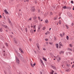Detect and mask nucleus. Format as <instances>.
<instances>
[{"instance_id": "nucleus-1", "label": "nucleus", "mask_w": 74, "mask_h": 74, "mask_svg": "<svg viewBox=\"0 0 74 74\" xmlns=\"http://www.w3.org/2000/svg\"><path fill=\"white\" fill-rule=\"evenodd\" d=\"M16 62L17 63L19 64V63H20V62L19 61V59L16 57Z\"/></svg>"}, {"instance_id": "nucleus-2", "label": "nucleus", "mask_w": 74, "mask_h": 74, "mask_svg": "<svg viewBox=\"0 0 74 74\" xmlns=\"http://www.w3.org/2000/svg\"><path fill=\"white\" fill-rule=\"evenodd\" d=\"M19 50L21 51V53H22L23 54L24 53V52H23V51L22 49L21 48H19Z\"/></svg>"}, {"instance_id": "nucleus-3", "label": "nucleus", "mask_w": 74, "mask_h": 74, "mask_svg": "<svg viewBox=\"0 0 74 74\" xmlns=\"http://www.w3.org/2000/svg\"><path fill=\"white\" fill-rule=\"evenodd\" d=\"M41 25H39L37 30V32H40V29H41Z\"/></svg>"}, {"instance_id": "nucleus-4", "label": "nucleus", "mask_w": 74, "mask_h": 74, "mask_svg": "<svg viewBox=\"0 0 74 74\" xmlns=\"http://www.w3.org/2000/svg\"><path fill=\"white\" fill-rule=\"evenodd\" d=\"M57 60L58 62H59L61 60V58H60V57H58V58H57Z\"/></svg>"}, {"instance_id": "nucleus-5", "label": "nucleus", "mask_w": 74, "mask_h": 74, "mask_svg": "<svg viewBox=\"0 0 74 74\" xmlns=\"http://www.w3.org/2000/svg\"><path fill=\"white\" fill-rule=\"evenodd\" d=\"M31 10L32 12H34L35 11V8H34V7H33L31 8Z\"/></svg>"}, {"instance_id": "nucleus-6", "label": "nucleus", "mask_w": 74, "mask_h": 74, "mask_svg": "<svg viewBox=\"0 0 74 74\" xmlns=\"http://www.w3.org/2000/svg\"><path fill=\"white\" fill-rule=\"evenodd\" d=\"M4 11L5 13L6 14H8V12H7V10L5 9V10H4Z\"/></svg>"}, {"instance_id": "nucleus-7", "label": "nucleus", "mask_w": 74, "mask_h": 74, "mask_svg": "<svg viewBox=\"0 0 74 74\" xmlns=\"http://www.w3.org/2000/svg\"><path fill=\"white\" fill-rule=\"evenodd\" d=\"M13 40L14 41L15 43V44H16L17 43V40L15 39V38H13Z\"/></svg>"}, {"instance_id": "nucleus-8", "label": "nucleus", "mask_w": 74, "mask_h": 74, "mask_svg": "<svg viewBox=\"0 0 74 74\" xmlns=\"http://www.w3.org/2000/svg\"><path fill=\"white\" fill-rule=\"evenodd\" d=\"M53 73H54V71H53V70H51L50 71V74H53Z\"/></svg>"}, {"instance_id": "nucleus-9", "label": "nucleus", "mask_w": 74, "mask_h": 74, "mask_svg": "<svg viewBox=\"0 0 74 74\" xmlns=\"http://www.w3.org/2000/svg\"><path fill=\"white\" fill-rule=\"evenodd\" d=\"M60 54V55H61V54H63L64 53V51H61L60 52H59Z\"/></svg>"}, {"instance_id": "nucleus-10", "label": "nucleus", "mask_w": 74, "mask_h": 74, "mask_svg": "<svg viewBox=\"0 0 74 74\" xmlns=\"http://www.w3.org/2000/svg\"><path fill=\"white\" fill-rule=\"evenodd\" d=\"M67 50L68 51H70V52H71L73 51V50H72V49H70V48H68V49Z\"/></svg>"}, {"instance_id": "nucleus-11", "label": "nucleus", "mask_w": 74, "mask_h": 74, "mask_svg": "<svg viewBox=\"0 0 74 74\" xmlns=\"http://www.w3.org/2000/svg\"><path fill=\"white\" fill-rule=\"evenodd\" d=\"M51 67L52 68H53V69H56V67H55V66H53V65H51Z\"/></svg>"}, {"instance_id": "nucleus-12", "label": "nucleus", "mask_w": 74, "mask_h": 74, "mask_svg": "<svg viewBox=\"0 0 74 74\" xmlns=\"http://www.w3.org/2000/svg\"><path fill=\"white\" fill-rule=\"evenodd\" d=\"M59 56L58 55L57 57L55 56H53V57H52V58L54 57L55 58H56H56L57 59V58H58V57H59Z\"/></svg>"}, {"instance_id": "nucleus-13", "label": "nucleus", "mask_w": 74, "mask_h": 74, "mask_svg": "<svg viewBox=\"0 0 74 74\" xmlns=\"http://www.w3.org/2000/svg\"><path fill=\"white\" fill-rule=\"evenodd\" d=\"M66 71H67V72H69V71H70V68H69L68 69H67V70H66Z\"/></svg>"}, {"instance_id": "nucleus-14", "label": "nucleus", "mask_w": 74, "mask_h": 74, "mask_svg": "<svg viewBox=\"0 0 74 74\" xmlns=\"http://www.w3.org/2000/svg\"><path fill=\"white\" fill-rule=\"evenodd\" d=\"M19 57L21 59H22V55L21 54H19Z\"/></svg>"}, {"instance_id": "nucleus-15", "label": "nucleus", "mask_w": 74, "mask_h": 74, "mask_svg": "<svg viewBox=\"0 0 74 74\" xmlns=\"http://www.w3.org/2000/svg\"><path fill=\"white\" fill-rule=\"evenodd\" d=\"M36 45L37 46V47L38 49H40V47H39V45H38V44H36Z\"/></svg>"}, {"instance_id": "nucleus-16", "label": "nucleus", "mask_w": 74, "mask_h": 74, "mask_svg": "<svg viewBox=\"0 0 74 74\" xmlns=\"http://www.w3.org/2000/svg\"><path fill=\"white\" fill-rule=\"evenodd\" d=\"M40 62L42 64H43V65L44 64V63H43V62H42V60L40 59Z\"/></svg>"}, {"instance_id": "nucleus-17", "label": "nucleus", "mask_w": 74, "mask_h": 74, "mask_svg": "<svg viewBox=\"0 0 74 74\" xmlns=\"http://www.w3.org/2000/svg\"><path fill=\"white\" fill-rule=\"evenodd\" d=\"M67 9H68L69 10H71V7H67Z\"/></svg>"}, {"instance_id": "nucleus-18", "label": "nucleus", "mask_w": 74, "mask_h": 74, "mask_svg": "<svg viewBox=\"0 0 74 74\" xmlns=\"http://www.w3.org/2000/svg\"><path fill=\"white\" fill-rule=\"evenodd\" d=\"M30 32L31 33H33V30L32 29H31Z\"/></svg>"}, {"instance_id": "nucleus-19", "label": "nucleus", "mask_w": 74, "mask_h": 74, "mask_svg": "<svg viewBox=\"0 0 74 74\" xmlns=\"http://www.w3.org/2000/svg\"><path fill=\"white\" fill-rule=\"evenodd\" d=\"M45 23H48V20H46L45 21Z\"/></svg>"}, {"instance_id": "nucleus-20", "label": "nucleus", "mask_w": 74, "mask_h": 74, "mask_svg": "<svg viewBox=\"0 0 74 74\" xmlns=\"http://www.w3.org/2000/svg\"><path fill=\"white\" fill-rule=\"evenodd\" d=\"M63 8H64V9H66L67 8V7H66V6H64L63 7Z\"/></svg>"}, {"instance_id": "nucleus-21", "label": "nucleus", "mask_w": 74, "mask_h": 74, "mask_svg": "<svg viewBox=\"0 0 74 74\" xmlns=\"http://www.w3.org/2000/svg\"><path fill=\"white\" fill-rule=\"evenodd\" d=\"M56 46L57 48H58V47H59V45H58V44H56Z\"/></svg>"}, {"instance_id": "nucleus-22", "label": "nucleus", "mask_w": 74, "mask_h": 74, "mask_svg": "<svg viewBox=\"0 0 74 74\" xmlns=\"http://www.w3.org/2000/svg\"><path fill=\"white\" fill-rule=\"evenodd\" d=\"M0 32H3V29L2 28H0Z\"/></svg>"}, {"instance_id": "nucleus-23", "label": "nucleus", "mask_w": 74, "mask_h": 74, "mask_svg": "<svg viewBox=\"0 0 74 74\" xmlns=\"http://www.w3.org/2000/svg\"><path fill=\"white\" fill-rule=\"evenodd\" d=\"M59 44L60 46H62V44L61 42H60L59 43Z\"/></svg>"}, {"instance_id": "nucleus-24", "label": "nucleus", "mask_w": 74, "mask_h": 74, "mask_svg": "<svg viewBox=\"0 0 74 74\" xmlns=\"http://www.w3.org/2000/svg\"><path fill=\"white\" fill-rule=\"evenodd\" d=\"M36 25H34L33 27H34V29H36Z\"/></svg>"}, {"instance_id": "nucleus-25", "label": "nucleus", "mask_w": 74, "mask_h": 74, "mask_svg": "<svg viewBox=\"0 0 74 74\" xmlns=\"http://www.w3.org/2000/svg\"><path fill=\"white\" fill-rule=\"evenodd\" d=\"M67 66L68 67H70L71 66L69 64H67Z\"/></svg>"}, {"instance_id": "nucleus-26", "label": "nucleus", "mask_w": 74, "mask_h": 74, "mask_svg": "<svg viewBox=\"0 0 74 74\" xmlns=\"http://www.w3.org/2000/svg\"><path fill=\"white\" fill-rule=\"evenodd\" d=\"M59 23L60 25L61 24V21L60 20H59Z\"/></svg>"}, {"instance_id": "nucleus-27", "label": "nucleus", "mask_w": 74, "mask_h": 74, "mask_svg": "<svg viewBox=\"0 0 74 74\" xmlns=\"http://www.w3.org/2000/svg\"><path fill=\"white\" fill-rule=\"evenodd\" d=\"M46 29V28H45V27H44L43 28H42V30H45V29Z\"/></svg>"}, {"instance_id": "nucleus-28", "label": "nucleus", "mask_w": 74, "mask_h": 74, "mask_svg": "<svg viewBox=\"0 0 74 74\" xmlns=\"http://www.w3.org/2000/svg\"><path fill=\"white\" fill-rule=\"evenodd\" d=\"M65 26H66V27L67 29H69V26H68V25H66Z\"/></svg>"}, {"instance_id": "nucleus-29", "label": "nucleus", "mask_w": 74, "mask_h": 74, "mask_svg": "<svg viewBox=\"0 0 74 74\" xmlns=\"http://www.w3.org/2000/svg\"><path fill=\"white\" fill-rule=\"evenodd\" d=\"M68 53H69V55H72V53L71 52H69Z\"/></svg>"}, {"instance_id": "nucleus-30", "label": "nucleus", "mask_w": 74, "mask_h": 74, "mask_svg": "<svg viewBox=\"0 0 74 74\" xmlns=\"http://www.w3.org/2000/svg\"><path fill=\"white\" fill-rule=\"evenodd\" d=\"M43 59L44 60H45V61H47V59H45V58H43Z\"/></svg>"}, {"instance_id": "nucleus-31", "label": "nucleus", "mask_w": 74, "mask_h": 74, "mask_svg": "<svg viewBox=\"0 0 74 74\" xmlns=\"http://www.w3.org/2000/svg\"><path fill=\"white\" fill-rule=\"evenodd\" d=\"M69 46L70 47H73V45H72L71 44H70L69 45Z\"/></svg>"}, {"instance_id": "nucleus-32", "label": "nucleus", "mask_w": 74, "mask_h": 74, "mask_svg": "<svg viewBox=\"0 0 74 74\" xmlns=\"http://www.w3.org/2000/svg\"><path fill=\"white\" fill-rule=\"evenodd\" d=\"M25 30L26 32H27V28H25Z\"/></svg>"}, {"instance_id": "nucleus-33", "label": "nucleus", "mask_w": 74, "mask_h": 74, "mask_svg": "<svg viewBox=\"0 0 74 74\" xmlns=\"http://www.w3.org/2000/svg\"><path fill=\"white\" fill-rule=\"evenodd\" d=\"M60 37H62L63 36V35H62V34H60Z\"/></svg>"}, {"instance_id": "nucleus-34", "label": "nucleus", "mask_w": 74, "mask_h": 74, "mask_svg": "<svg viewBox=\"0 0 74 74\" xmlns=\"http://www.w3.org/2000/svg\"><path fill=\"white\" fill-rule=\"evenodd\" d=\"M5 44L6 46H7V47H8V44H7V43H5Z\"/></svg>"}, {"instance_id": "nucleus-35", "label": "nucleus", "mask_w": 74, "mask_h": 74, "mask_svg": "<svg viewBox=\"0 0 74 74\" xmlns=\"http://www.w3.org/2000/svg\"><path fill=\"white\" fill-rule=\"evenodd\" d=\"M56 19H57V18L56 17H54V20H56Z\"/></svg>"}, {"instance_id": "nucleus-36", "label": "nucleus", "mask_w": 74, "mask_h": 74, "mask_svg": "<svg viewBox=\"0 0 74 74\" xmlns=\"http://www.w3.org/2000/svg\"><path fill=\"white\" fill-rule=\"evenodd\" d=\"M71 3H72V4H73L74 3V2H73V1H71Z\"/></svg>"}, {"instance_id": "nucleus-37", "label": "nucleus", "mask_w": 74, "mask_h": 74, "mask_svg": "<svg viewBox=\"0 0 74 74\" xmlns=\"http://www.w3.org/2000/svg\"><path fill=\"white\" fill-rule=\"evenodd\" d=\"M49 44H50V45H52V44H53L52 43H51V42H49Z\"/></svg>"}, {"instance_id": "nucleus-38", "label": "nucleus", "mask_w": 74, "mask_h": 74, "mask_svg": "<svg viewBox=\"0 0 74 74\" xmlns=\"http://www.w3.org/2000/svg\"><path fill=\"white\" fill-rule=\"evenodd\" d=\"M66 39L69 40V36H66Z\"/></svg>"}, {"instance_id": "nucleus-39", "label": "nucleus", "mask_w": 74, "mask_h": 74, "mask_svg": "<svg viewBox=\"0 0 74 74\" xmlns=\"http://www.w3.org/2000/svg\"><path fill=\"white\" fill-rule=\"evenodd\" d=\"M31 66L33 67H34V66H33V64H31Z\"/></svg>"}, {"instance_id": "nucleus-40", "label": "nucleus", "mask_w": 74, "mask_h": 74, "mask_svg": "<svg viewBox=\"0 0 74 74\" xmlns=\"http://www.w3.org/2000/svg\"><path fill=\"white\" fill-rule=\"evenodd\" d=\"M40 11H41L40 10H38V12H40Z\"/></svg>"}, {"instance_id": "nucleus-41", "label": "nucleus", "mask_w": 74, "mask_h": 74, "mask_svg": "<svg viewBox=\"0 0 74 74\" xmlns=\"http://www.w3.org/2000/svg\"><path fill=\"white\" fill-rule=\"evenodd\" d=\"M45 41H48V38L45 39Z\"/></svg>"}, {"instance_id": "nucleus-42", "label": "nucleus", "mask_w": 74, "mask_h": 74, "mask_svg": "<svg viewBox=\"0 0 74 74\" xmlns=\"http://www.w3.org/2000/svg\"><path fill=\"white\" fill-rule=\"evenodd\" d=\"M43 50H44V51H45L46 50V49H45V48H43Z\"/></svg>"}, {"instance_id": "nucleus-43", "label": "nucleus", "mask_w": 74, "mask_h": 74, "mask_svg": "<svg viewBox=\"0 0 74 74\" xmlns=\"http://www.w3.org/2000/svg\"><path fill=\"white\" fill-rule=\"evenodd\" d=\"M64 34H64V33H62V36H64Z\"/></svg>"}, {"instance_id": "nucleus-44", "label": "nucleus", "mask_w": 74, "mask_h": 74, "mask_svg": "<svg viewBox=\"0 0 74 74\" xmlns=\"http://www.w3.org/2000/svg\"><path fill=\"white\" fill-rule=\"evenodd\" d=\"M38 18L39 20H40V19H41L40 18V17H38Z\"/></svg>"}, {"instance_id": "nucleus-45", "label": "nucleus", "mask_w": 74, "mask_h": 74, "mask_svg": "<svg viewBox=\"0 0 74 74\" xmlns=\"http://www.w3.org/2000/svg\"><path fill=\"white\" fill-rule=\"evenodd\" d=\"M74 64H73L72 65V68H73V67H74Z\"/></svg>"}, {"instance_id": "nucleus-46", "label": "nucleus", "mask_w": 74, "mask_h": 74, "mask_svg": "<svg viewBox=\"0 0 74 74\" xmlns=\"http://www.w3.org/2000/svg\"><path fill=\"white\" fill-rule=\"evenodd\" d=\"M4 27H7V26L6 25H4Z\"/></svg>"}, {"instance_id": "nucleus-47", "label": "nucleus", "mask_w": 74, "mask_h": 74, "mask_svg": "<svg viewBox=\"0 0 74 74\" xmlns=\"http://www.w3.org/2000/svg\"><path fill=\"white\" fill-rule=\"evenodd\" d=\"M47 34H49V31H47Z\"/></svg>"}, {"instance_id": "nucleus-48", "label": "nucleus", "mask_w": 74, "mask_h": 74, "mask_svg": "<svg viewBox=\"0 0 74 74\" xmlns=\"http://www.w3.org/2000/svg\"><path fill=\"white\" fill-rule=\"evenodd\" d=\"M26 2H29V0H26Z\"/></svg>"}, {"instance_id": "nucleus-49", "label": "nucleus", "mask_w": 74, "mask_h": 74, "mask_svg": "<svg viewBox=\"0 0 74 74\" xmlns=\"http://www.w3.org/2000/svg\"><path fill=\"white\" fill-rule=\"evenodd\" d=\"M29 21H31L32 20V18H30L29 19Z\"/></svg>"}, {"instance_id": "nucleus-50", "label": "nucleus", "mask_w": 74, "mask_h": 74, "mask_svg": "<svg viewBox=\"0 0 74 74\" xmlns=\"http://www.w3.org/2000/svg\"><path fill=\"white\" fill-rule=\"evenodd\" d=\"M34 32H36V29L34 30Z\"/></svg>"}, {"instance_id": "nucleus-51", "label": "nucleus", "mask_w": 74, "mask_h": 74, "mask_svg": "<svg viewBox=\"0 0 74 74\" xmlns=\"http://www.w3.org/2000/svg\"><path fill=\"white\" fill-rule=\"evenodd\" d=\"M36 65V63H34L33 64V66H35Z\"/></svg>"}, {"instance_id": "nucleus-52", "label": "nucleus", "mask_w": 74, "mask_h": 74, "mask_svg": "<svg viewBox=\"0 0 74 74\" xmlns=\"http://www.w3.org/2000/svg\"><path fill=\"white\" fill-rule=\"evenodd\" d=\"M34 3L36 4V3H37V1H34Z\"/></svg>"}, {"instance_id": "nucleus-53", "label": "nucleus", "mask_w": 74, "mask_h": 74, "mask_svg": "<svg viewBox=\"0 0 74 74\" xmlns=\"http://www.w3.org/2000/svg\"><path fill=\"white\" fill-rule=\"evenodd\" d=\"M35 22H36V23H37V22H38V21L37 20H36L35 21Z\"/></svg>"}, {"instance_id": "nucleus-54", "label": "nucleus", "mask_w": 74, "mask_h": 74, "mask_svg": "<svg viewBox=\"0 0 74 74\" xmlns=\"http://www.w3.org/2000/svg\"><path fill=\"white\" fill-rule=\"evenodd\" d=\"M73 52L74 53V47L73 48Z\"/></svg>"}, {"instance_id": "nucleus-55", "label": "nucleus", "mask_w": 74, "mask_h": 74, "mask_svg": "<svg viewBox=\"0 0 74 74\" xmlns=\"http://www.w3.org/2000/svg\"><path fill=\"white\" fill-rule=\"evenodd\" d=\"M50 14H51V15H53V14L52 13V12H51V13H50Z\"/></svg>"}, {"instance_id": "nucleus-56", "label": "nucleus", "mask_w": 74, "mask_h": 74, "mask_svg": "<svg viewBox=\"0 0 74 74\" xmlns=\"http://www.w3.org/2000/svg\"><path fill=\"white\" fill-rule=\"evenodd\" d=\"M27 27L28 28H30V26L29 25H28Z\"/></svg>"}, {"instance_id": "nucleus-57", "label": "nucleus", "mask_w": 74, "mask_h": 74, "mask_svg": "<svg viewBox=\"0 0 74 74\" xmlns=\"http://www.w3.org/2000/svg\"><path fill=\"white\" fill-rule=\"evenodd\" d=\"M46 44H47V45H48V42H46Z\"/></svg>"}, {"instance_id": "nucleus-58", "label": "nucleus", "mask_w": 74, "mask_h": 74, "mask_svg": "<svg viewBox=\"0 0 74 74\" xmlns=\"http://www.w3.org/2000/svg\"><path fill=\"white\" fill-rule=\"evenodd\" d=\"M3 18L4 19H5V17H4Z\"/></svg>"}, {"instance_id": "nucleus-59", "label": "nucleus", "mask_w": 74, "mask_h": 74, "mask_svg": "<svg viewBox=\"0 0 74 74\" xmlns=\"http://www.w3.org/2000/svg\"><path fill=\"white\" fill-rule=\"evenodd\" d=\"M34 18L36 19L37 18V17H34Z\"/></svg>"}, {"instance_id": "nucleus-60", "label": "nucleus", "mask_w": 74, "mask_h": 74, "mask_svg": "<svg viewBox=\"0 0 74 74\" xmlns=\"http://www.w3.org/2000/svg\"><path fill=\"white\" fill-rule=\"evenodd\" d=\"M62 67L63 68V65H62Z\"/></svg>"}, {"instance_id": "nucleus-61", "label": "nucleus", "mask_w": 74, "mask_h": 74, "mask_svg": "<svg viewBox=\"0 0 74 74\" xmlns=\"http://www.w3.org/2000/svg\"><path fill=\"white\" fill-rule=\"evenodd\" d=\"M45 34H46V35H47V33H45Z\"/></svg>"}, {"instance_id": "nucleus-62", "label": "nucleus", "mask_w": 74, "mask_h": 74, "mask_svg": "<svg viewBox=\"0 0 74 74\" xmlns=\"http://www.w3.org/2000/svg\"><path fill=\"white\" fill-rule=\"evenodd\" d=\"M40 74H42V72H40Z\"/></svg>"}, {"instance_id": "nucleus-63", "label": "nucleus", "mask_w": 74, "mask_h": 74, "mask_svg": "<svg viewBox=\"0 0 74 74\" xmlns=\"http://www.w3.org/2000/svg\"><path fill=\"white\" fill-rule=\"evenodd\" d=\"M9 23H11V21H9Z\"/></svg>"}, {"instance_id": "nucleus-64", "label": "nucleus", "mask_w": 74, "mask_h": 74, "mask_svg": "<svg viewBox=\"0 0 74 74\" xmlns=\"http://www.w3.org/2000/svg\"><path fill=\"white\" fill-rule=\"evenodd\" d=\"M73 10H74V6H73Z\"/></svg>"}]
</instances>
